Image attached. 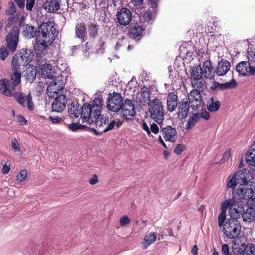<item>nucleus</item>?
<instances>
[{"instance_id": "1", "label": "nucleus", "mask_w": 255, "mask_h": 255, "mask_svg": "<svg viewBox=\"0 0 255 255\" xmlns=\"http://www.w3.org/2000/svg\"><path fill=\"white\" fill-rule=\"evenodd\" d=\"M103 105V100L101 98H96L92 104H84L81 112V118L84 122H87L89 125H92L97 119L101 116Z\"/></svg>"}, {"instance_id": "2", "label": "nucleus", "mask_w": 255, "mask_h": 255, "mask_svg": "<svg viewBox=\"0 0 255 255\" xmlns=\"http://www.w3.org/2000/svg\"><path fill=\"white\" fill-rule=\"evenodd\" d=\"M20 73H12L10 75V80L3 78L0 80V93L2 95L12 97L21 81Z\"/></svg>"}, {"instance_id": "3", "label": "nucleus", "mask_w": 255, "mask_h": 255, "mask_svg": "<svg viewBox=\"0 0 255 255\" xmlns=\"http://www.w3.org/2000/svg\"><path fill=\"white\" fill-rule=\"evenodd\" d=\"M58 34V31L55 27V23L50 20L43 22L38 27L37 35L43 39H46L48 42H53Z\"/></svg>"}, {"instance_id": "4", "label": "nucleus", "mask_w": 255, "mask_h": 255, "mask_svg": "<svg viewBox=\"0 0 255 255\" xmlns=\"http://www.w3.org/2000/svg\"><path fill=\"white\" fill-rule=\"evenodd\" d=\"M148 106V111L151 118L158 124L160 125L164 119L165 115L162 103L160 100L155 98L149 103Z\"/></svg>"}, {"instance_id": "5", "label": "nucleus", "mask_w": 255, "mask_h": 255, "mask_svg": "<svg viewBox=\"0 0 255 255\" xmlns=\"http://www.w3.org/2000/svg\"><path fill=\"white\" fill-rule=\"evenodd\" d=\"M237 219L238 218L231 217L224 225V233L230 239L236 238L240 233L241 226Z\"/></svg>"}, {"instance_id": "6", "label": "nucleus", "mask_w": 255, "mask_h": 255, "mask_svg": "<svg viewBox=\"0 0 255 255\" xmlns=\"http://www.w3.org/2000/svg\"><path fill=\"white\" fill-rule=\"evenodd\" d=\"M228 208L230 217L238 218L241 214L243 210V203L241 202L239 203L236 202V200L234 198L227 200L221 204V210L222 212L224 211V212L226 213Z\"/></svg>"}, {"instance_id": "7", "label": "nucleus", "mask_w": 255, "mask_h": 255, "mask_svg": "<svg viewBox=\"0 0 255 255\" xmlns=\"http://www.w3.org/2000/svg\"><path fill=\"white\" fill-rule=\"evenodd\" d=\"M19 33V28L15 26L12 27L11 30L6 36V47L11 52H14L16 49L18 42Z\"/></svg>"}, {"instance_id": "8", "label": "nucleus", "mask_w": 255, "mask_h": 255, "mask_svg": "<svg viewBox=\"0 0 255 255\" xmlns=\"http://www.w3.org/2000/svg\"><path fill=\"white\" fill-rule=\"evenodd\" d=\"M96 127L99 128L101 132H107L112 130L115 125L116 121L109 119V117H102L101 119H97L94 123Z\"/></svg>"}, {"instance_id": "9", "label": "nucleus", "mask_w": 255, "mask_h": 255, "mask_svg": "<svg viewBox=\"0 0 255 255\" xmlns=\"http://www.w3.org/2000/svg\"><path fill=\"white\" fill-rule=\"evenodd\" d=\"M234 175L239 186L251 185L252 183V173L249 170L244 169L242 170L235 172Z\"/></svg>"}, {"instance_id": "10", "label": "nucleus", "mask_w": 255, "mask_h": 255, "mask_svg": "<svg viewBox=\"0 0 255 255\" xmlns=\"http://www.w3.org/2000/svg\"><path fill=\"white\" fill-rule=\"evenodd\" d=\"M254 62L241 61L236 66V71L239 75L243 76H248L255 74V68L251 66V63Z\"/></svg>"}, {"instance_id": "11", "label": "nucleus", "mask_w": 255, "mask_h": 255, "mask_svg": "<svg viewBox=\"0 0 255 255\" xmlns=\"http://www.w3.org/2000/svg\"><path fill=\"white\" fill-rule=\"evenodd\" d=\"M63 81L59 79H55L47 87V95L51 98H54L55 96L60 95L59 93L63 91Z\"/></svg>"}, {"instance_id": "12", "label": "nucleus", "mask_w": 255, "mask_h": 255, "mask_svg": "<svg viewBox=\"0 0 255 255\" xmlns=\"http://www.w3.org/2000/svg\"><path fill=\"white\" fill-rule=\"evenodd\" d=\"M253 193L252 188L239 186L235 192H233V198L235 200H249L253 196Z\"/></svg>"}, {"instance_id": "13", "label": "nucleus", "mask_w": 255, "mask_h": 255, "mask_svg": "<svg viewBox=\"0 0 255 255\" xmlns=\"http://www.w3.org/2000/svg\"><path fill=\"white\" fill-rule=\"evenodd\" d=\"M123 103V99L121 95L115 93L108 100L107 107L109 110L117 112L121 109Z\"/></svg>"}, {"instance_id": "14", "label": "nucleus", "mask_w": 255, "mask_h": 255, "mask_svg": "<svg viewBox=\"0 0 255 255\" xmlns=\"http://www.w3.org/2000/svg\"><path fill=\"white\" fill-rule=\"evenodd\" d=\"M123 117L126 119H131L135 115V107L131 101L127 99L125 100L121 108Z\"/></svg>"}, {"instance_id": "15", "label": "nucleus", "mask_w": 255, "mask_h": 255, "mask_svg": "<svg viewBox=\"0 0 255 255\" xmlns=\"http://www.w3.org/2000/svg\"><path fill=\"white\" fill-rule=\"evenodd\" d=\"M54 101L52 104V110L53 112L61 113L65 108L67 103V99L65 95L61 94L55 96Z\"/></svg>"}, {"instance_id": "16", "label": "nucleus", "mask_w": 255, "mask_h": 255, "mask_svg": "<svg viewBox=\"0 0 255 255\" xmlns=\"http://www.w3.org/2000/svg\"><path fill=\"white\" fill-rule=\"evenodd\" d=\"M160 133L166 141L173 143L177 139L178 136L176 130L171 126H167L161 128Z\"/></svg>"}, {"instance_id": "17", "label": "nucleus", "mask_w": 255, "mask_h": 255, "mask_svg": "<svg viewBox=\"0 0 255 255\" xmlns=\"http://www.w3.org/2000/svg\"><path fill=\"white\" fill-rule=\"evenodd\" d=\"M118 22L122 25H128L131 19V12L127 8H122L117 14Z\"/></svg>"}, {"instance_id": "18", "label": "nucleus", "mask_w": 255, "mask_h": 255, "mask_svg": "<svg viewBox=\"0 0 255 255\" xmlns=\"http://www.w3.org/2000/svg\"><path fill=\"white\" fill-rule=\"evenodd\" d=\"M36 43L35 46V51L37 56H41L44 54L46 47L52 42H48L46 39L42 38L40 35L36 37Z\"/></svg>"}, {"instance_id": "19", "label": "nucleus", "mask_w": 255, "mask_h": 255, "mask_svg": "<svg viewBox=\"0 0 255 255\" xmlns=\"http://www.w3.org/2000/svg\"><path fill=\"white\" fill-rule=\"evenodd\" d=\"M203 71V75L206 79L214 80L216 73L215 69L210 61H205L201 67Z\"/></svg>"}, {"instance_id": "20", "label": "nucleus", "mask_w": 255, "mask_h": 255, "mask_svg": "<svg viewBox=\"0 0 255 255\" xmlns=\"http://www.w3.org/2000/svg\"><path fill=\"white\" fill-rule=\"evenodd\" d=\"M38 69L41 72V77L44 78L52 79L54 76L55 68L51 64L46 63L39 64Z\"/></svg>"}, {"instance_id": "21", "label": "nucleus", "mask_w": 255, "mask_h": 255, "mask_svg": "<svg viewBox=\"0 0 255 255\" xmlns=\"http://www.w3.org/2000/svg\"><path fill=\"white\" fill-rule=\"evenodd\" d=\"M75 37L79 39L82 43L87 40L86 27L84 22H81L76 23L75 28Z\"/></svg>"}, {"instance_id": "22", "label": "nucleus", "mask_w": 255, "mask_h": 255, "mask_svg": "<svg viewBox=\"0 0 255 255\" xmlns=\"http://www.w3.org/2000/svg\"><path fill=\"white\" fill-rule=\"evenodd\" d=\"M230 67L231 64L228 60H222L218 62L215 69L216 73L219 76H224L229 71Z\"/></svg>"}, {"instance_id": "23", "label": "nucleus", "mask_w": 255, "mask_h": 255, "mask_svg": "<svg viewBox=\"0 0 255 255\" xmlns=\"http://www.w3.org/2000/svg\"><path fill=\"white\" fill-rule=\"evenodd\" d=\"M86 31L92 38H96L98 35L99 25L95 21H89L86 25Z\"/></svg>"}, {"instance_id": "24", "label": "nucleus", "mask_w": 255, "mask_h": 255, "mask_svg": "<svg viewBox=\"0 0 255 255\" xmlns=\"http://www.w3.org/2000/svg\"><path fill=\"white\" fill-rule=\"evenodd\" d=\"M43 8L48 12H56L60 8L59 1L58 0H46Z\"/></svg>"}, {"instance_id": "25", "label": "nucleus", "mask_w": 255, "mask_h": 255, "mask_svg": "<svg viewBox=\"0 0 255 255\" xmlns=\"http://www.w3.org/2000/svg\"><path fill=\"white\" fill-rule=\"evenodd\" d=\"M166 100L168 111L170 112H173L177 107V96L174 92H170Z\"/></svg>"}, {"instance_id": "26", "label": "nucleus", "mask_w": 255, "mask_h": 255, "mask_svg": "<svg viewBox=\"0 0 255 255\" xmlns=\"http://www.w3.org/2000/svg\"><path fill=\"white\" fill-rule=\"evenodd\" d=\"M189 109V105L187 101L182 100L179 102L178 106V114L181 119H185L188 115Z\"/></svg>"}, {"instance_id": "27", "label": "nucleus", "mask_w": 255, "mask_h": 255, "mask_svg": "<svg viewBox=\"0 0 255 255\" xmlns=\"http://www.w3.org/2000/svg\"><path fill=\"white\" fill-rule=\"evenodd\" d=\"M37 68L34 66H30L23 72V77L27 81L32 83L35 79L37 74Z\"/></svg>"}, {"instance_id": "28", "label": "nucleus", "mask_w": 255, "mask_h": 255, "mask_svg": "<svg viewBox=\"0 0 255 255\" xmlns=\"http://www.w3.org/2000/svg\"><path fill=\"white\" fill-rule=\"evenodd\" d=\"M241 216L244 221L251 222L255 218V211L254 208H248L245 211L243 205V210L241 212V214L238 218H241Z\"/></svg>"}, {"instance_id": "29", "label": "nucleus", "mask_w": 255, "mask_h": 255, "mask_svg": "<svg viewBox=\"0 0 255 255\" xmlns=\"http://www.w3.org/2000/svg\"><path fill=\"white\" fill-rule=\"evenodd\" d=\"M145 28L138 24L135 25L130 28V36L133 39H139Z\"/></svg>"}, {"instance_id": "30", "label": "nucleus", "mask_w": 255, "mask_h": 255, "mask_svg": "<svg viewBox=\"0 0 255 255\" xmlns=\"http://www.w3.org/2000/svg\"><path fill=\"white\" fill-rule=\"evenodd\" d=\"M23 61L24 63L27 65L32 59L33 52L29 49H22L18 55Z\"/></svg>"}, {"instance_id": "31", "label": "nucleus", "mask_w": 255, "mask_h": 255, "mask_svg": "<svg viewBox=\"0 0 255 255\" xmlns=\"http://www.w3.org/2000/svg\"><path fill=\"white\" fill-rule=\"evenodd\" d=\"M190 81L203 77V71L200 65H195L190 67Z\"/></svg>"}, {"instance_id": "32", "label": "nucleus", "mask_w": 255, "mask_h": 255, "mask_svg": "<svg viewBox=\"0 0 255 255\" xmlns=\"http://www.w3.org/2000/svg\"><path fill=\"white\" fill-rule=\"evenodd\" d=\"M22 33L23 35L27 39H31L37 36V31L35 27L31 25L26 24Z\"/></svg>"}, {"instance_id": "33", "label": "nucleus", "mask_w": 255, "mask_h": 255, "mask_svg": "<svg viewBox=\"0 0 255 255\" xmlns=\"http://www.w3.org/2000/svg\"><path fill=\"white\" fill-rule=\"evenodd\" d=\"M21 65L26 66V65L24 63L23 61L18 56L15 55L13 56L11 61V67L13 73H20L21 72H19V67Z\"/></svg>"}, {"instance_id": "34", "label": "nucleus", "mask_w": 255, "mask_h": 255, "mask_svg": "<svg viewBox=\"0 0 255 255\" xmlns=\"http://www.w3.org/2000/svg\"><path fill=\"white\" fill-rule=\"evenodd\" d=\"M246 238L244 237H240L239 238H235L233 241V251L234 253H237V251L241 249H244L246 246Z\"/></svg>"}, {"instance_id": "35", "label": "nucleus", "mask_w": 255, "mask_h": 255, "mask_svg": "<svg viewBox=\"0 0 255 255\" xmlns=\"http://www.w3.org/2000/svg\"><path fill=\"white\" fill-rule=\"evenodd\" d=\"M156 235L154 233H149L147 234L144 238V241L142 243V248L147 249L150 245L153 243L156 239Z\"/></svg>"}, {"instance_id": "36", "label": "nucleus", "mask_w": 255, "mask_h": 255, "mask_svg": "<svg viewBox=\"0 0 255 255\" xmlns=\"http://www.w3.org/2000/svg\"><path fill=\"white\" fill-rule=\"evenodd\" d=\"M70 107V108L68 110V113L71 118H77L79 115H81L82 108H80L78 104H74V103H72Z\"/></svg>"}, {"instance_id": "37", "label": "nucleus", "mask_w": 255, "mask_h": 255, "mask_svg": "<svg viewBox=\"0 0 255 255\" xmlns=\"http://www.w3.org/2000/svg\"><path fill=\"white\" fill-rule=\"evenodd\" d=\"M191 84L192 88L194 89L202 91L206 87V81L203 77L195 80L193 79V80L191 81Z\"/></svg>"}, {"instance_id": "38", "label": "nucleus", "mask_w": 255, "mask_h": 255, "mask_svg": "<svg viewBox=\"0 0 255 255\" xmlns=\"http://www.w3.org/2000/svg\"><path fill=\"white\" fill-rule=\"evenodd\" d=\"M237 253H242L243 255H255V245L253 244H249L244 249L237 251Z\"/></svg>"}, {"instance_id": "39", "label": "nucleus", "mask_w": 255, "mask_h": 255, "mask_svg": "<svg viewBox=\"0 0 255 255\" xmlns=\"http://www.w3.org/2000/svg\"><path fill=\"white\" fill-rule=\"evenodd\" d=\"M220 106V102L218 101H215L213 97L208 100L207 104V109L211 112L217 111Z\"/></svg>"}, {"instance_id": "40", "label": "nucleus", "mask_w": 255, "mask_h": 255, "mask_svg": "<svg viewBox=\"0 0 255 255\" xmlns=\"http://www.w3.org/2000/svg\"><path fill=\"white\" fill-rule=\"evenodd\" d=\"M246 160L249 165L255 167V148L252 146L247 153Z\"/></svg>"}, {"instance_id": "41", "label": "nucleus", "mask_w": 255, "mask_h": 255, "mask_svg": "<svg viewBox=\"0 0 255 255\" xmlns=\"http://www.w3.org/2000/svg\"><path fill=\"white\" fill-rule=\"evenodd\" d=\"M140 96L139 101L141 102H145L147 101H149L150 92L148 88L144 86L140 88V91L138 93Z\"/></svg>"}, {"instance_id": "42", "label": "nucleus", "mask_w": 255, "mask_h": 255, "mask_svg": "<svg viewBox=\"0 0 255 255\" xmlns=\"http://www.w3.org/2000/svg\"><path fill=\"white\" fill-rule=\"evenodd\" d=\"M237 184H238L237 183V180L236 179V176L234 174L232 176H228L227 179V189H231L233 192H234V191L235 190Z\"/></svg>"}, {"instance_id": "43", "label": "nucleus", "mask_w": 255, "mask_h": 255, "mask_svg": "<svg viewBox=\"0 0 255 255\" xmlns=\"http://www.w3.org/2000/svg\"><path fill=\"white\" fill-rule=\"evenodd\" d=\"M12 97H13L22 107L25 106V102L26 100V96H24L22 93L15 91Z\"/></svg>"}, {"instance_id": "44", "label": "nucleus", "mask_w": 255, "mask_h": 255, "mask_svg": "<svg viewBox=\"0 0 255 255\" xmlns=\"http://www.w3.org/2000/svg\"><path fill=\"white\" fill-rule=\"evenodd\" d=\"M237 86V81L232 79L230 82L224 83H221L220 90H224L235 88Z\"/></svg>"}, {"instance_id": "45", "label": "nucleus", "mask_w": 255, "mask_h": 255, "mask_svg": "<svg viewBox=\"0 0 255 255\" xmlns=\"http://www.w3.org/2000/svg\"><path fill=\"white\" fill-rule=\"evenodd\" d=\"M200 91H201L193 88V90H192L190 93L189 99L193 100H195L197 101L202 100V97L200 94Z\"/></svg>"}, {"instance_id": "46", "label": "nucleus", "mask_w": 255, "mask_h": 255, "mask_svg": "<svg viewBox=\"0 0 255 255\" xmlns=\"http://www.w3.org/2000/svg\"><path fill=\"white\" fill-rule=\"evenodd\" d=\"M202 100L197 101L195 100H189V101L188 102L189 107H191L194 111L198 110L199 108L202 106Z\"/></svg>"}, {"instance_id": "47", "label": "nucleus", "mask_w": 255, "mask_h": 255, "mask_svg": "<svg viewBox=\"0 0 255 255\" xmlns=\"http://www.w3.org/2000/svg\"><path fill=\"white\" fill-rule=\"evenodd\" d=\"M10 52L11 51L9 50L8 47L2 46L0 48V59L4 60Z\"/></svg>"}, {"instance_id": "48", "label": "nucleus", "mask_w": 255, "mask_h": 255, "mask_svg": "<svg viewBox=\"0 0 255 255\" xmlns=\"http://www.w3.org/2000/svg\"><path fill=\"white\" fill-rule=\"evenodd\" d=\"M197 123L196 118L194 117H192L189 118L187 123L186 125L185 129L188 130L193 127Z\"/></svg>"}, {"instance_id": "49", "label": "nucleus", "mask_w": 255, "mask_h": 255, "mask_svg": "<svg viewBox=\"0 0 255 255\" xmlns=\"http://www.w3.org/2000/svg\"><path fill=\"white\" fill-rule=\"evenodd\" d=\"M226 219V213L224 212H221L220 214L218 216V226L220 227H223L225 223V221Z\"/></svg>"}, {"instance_id": "50", "label": "nucleus", "mask_w": 255, "mask_h": 255, "mask_svg": "<svg viewBox=\"0 0 255 255\" xmlns=\"http://www.w3.org/2000/svg\"><path fill=\"white\" fill-rule=\"evenodd\" d=\"M16 7L12 1L8 2L7 8L6 10L7 13L12 15L16 12Z\"/></svg>"}, {"instance_id": "51", "label": "nucleus", "mask_w": 255, "mask_h": 255, "mask_svg": "<svg viewBox=\"0 0 255 255\" xmlns=\"http://www.w3.org/2000/svg\"><path fill=\"white\" fill-rule=\"evenodd\" d=\"M27 107L29 111H33L34 109V106L32 102V97L30 93H29L26 96Z\"/></svg>"}, {"instance_id": "52", "label": "nucleus", "mask_w": 255, "mask_h": 255, "mask_svg": "<svg viewBox=\"0 0 255 255\" xmlns=\"http://www.w3.org/2000/svg\"><path fill=\"white\" fill-rule=\"evenodd\" d=\"M154 15L151 10H147L143 14V17L145 21L149 22L153 18Z\"/></svg>"}, {"instance_id": "53", "label": "nucleus", "mask_w": 255, "mask_h": 255, "mask_svg": "<svg viewBox=\"0 0 255 255\" xmlns=\"http://www.w3.org/2000/svg\"><path fill=\"white\" fill-rule=\"evenodd\" d=\"M27 171L23 169L21 170L17 175V180L19 181H23L27 177Z\"/></svg>"}, {"instance_id": "54", "label": "nucleus", "mask_w": 255, "mask_h": 255, "mask_svg": "<svg viewBox=\"0 0 255 255\" xmlns=\"http://www.w3.org/2000/svg\"><path fill=\"white\" fill-rule=\"evenodd\" d=\"M222 253L224 255H235V253H230L229 246L223 244L222 246Z\"/></svg>"}, {"instance_id": "55", "label": "nucleus", "mask_w": 255, "mask_h": 255, "mask_svg": "<svg viewBox=\"0 0 255 255\" xmlns=\"http://www.w3.org/2000/svg\"><path fill=\"white\" fill-rule=\"evenodd\" d=\"M185 149V146L183 144H178L174 149V152L177 154H180Z\"/></svg>"}, {"instance_id": "56", "label": "nucleus", "mask_w": 255, "mask_h": 255, "mask_svg": "<svg viewBox=\"0 0 255 255\" xmlns=\"http://www.w3.org/2000/svg\"><path fill=\"white\" fill-rule=\"evenodd\" d=\"M130 223V220L127 215L123 216L120 219V223L121 226H125Z\"/></svg>"}, {"instance_id": "57", "label": "nucleus", "mask_w": 255, "mask_h": 255, "mask_svg": "<svg viewBox=\"0 0 255 255\" xmlns=\"http://www.w3.org/2000/svg\"><path fill=\"white\" fill-rule=\"evenodd\" d=\"M230 155V150L229 149V151H226L223 154V157L222 159L219 161V163L222 164L226 162L229 158Z\"/></svg>"}, {"instance_id": "58", "label": "nucleus", "mask_w": 255, "mask_h": 255, "mask_svg": "<svg viewBox=\"0 0 255 255\" xmlns=\"http://www.w3.org/2000/svg\"><path fill=\"white\" fill-rule=\"evenodd\" d=\"M68 128L72 131H76L78 129L81 128L82 126L77 123H72L71 124L69 125Z\"/></svg>"}, {"instance_id": "59", "label": "nucleus", "mask_w": 255, "mask_h": 255, "mask_svg": "<svg viewBox=\"0 0 255 255\" xmlns=\"http://www.w3.org/2000/svg\"><path fill=\"white\" fill-rule=\"evenodd\" d=\"M11 147L15 151H19L20 148L19 147V144L16 139H13L11 141Z\"/></svg>"}, {"instance_id": "60", "label": "nucleus", "mask_w": 255, "mask_h": 255, "mask_svg": "<svg viewBox=\"0 0 255 255\" xmlns=\"http://www.w3.org/2000/svg\"><path fill=\"white\" fill-rule=\"evenodd\" d=\"M35 4V0H26V8L28 10L31 11Z\"/></svg>"}, {"instance_id": "61", "label": "nucleus", "mask_w": 255, "mask_h": 255, "mask_svg": "<svg viewBox=\"0 0 255 255\" xmlns=\"http://www.w3.org/2000/svg\"><path fill=\"white\" fill-rule=\"evenodd\" d=\"M200 116L202 118L206 120H209L210 118L211 115L205 109V111H203L202 112L200 113Z\"/></svg>"}, {"instance_id": "62", "label": "nucleus", "mask_w": 255, "mask_h": 255, "mask_svg": "<svg viewBox=\"0 0 255 255\" xmlns=\"http://www.w3.org/2000/svg\"><path fill=\"white\" fill-rule=\"evenodd\" d=\"M99 182V179L96 174L93 175L92 177L89 179V183L92 185H95Z\"/></svg>"}, {"instance_id": "63", "label": "nucleus", "mask_w": 255, "mask_h": 255, "mask_svg": "<svg viewBox=\"0 0 255 255\" xmlns=\"http://www.w3.org/2000/svg\"><path fill=\"white\" fill-rule=\"evenodd\" d=\"M17 118L18 122L21 125L23 126L26 125L27 121L23 116L18 115L17 116Z\"/></svg>"}, {"instance_id": "64", "label": "nucleus", "mask_w": 255, "mask_h": 255, "mask_svg": "<svg viewBox=\"0 0 255 255\" xmlns=\"http://www.w3.org/2000/svg\"><path fill=\"white\" fill-rule=\"evenodd\" d=\"M150 132H152L154 134H156L159 132V128L157 125L154 123H153L150 126Z\"/></svg>"}]
</instances>
